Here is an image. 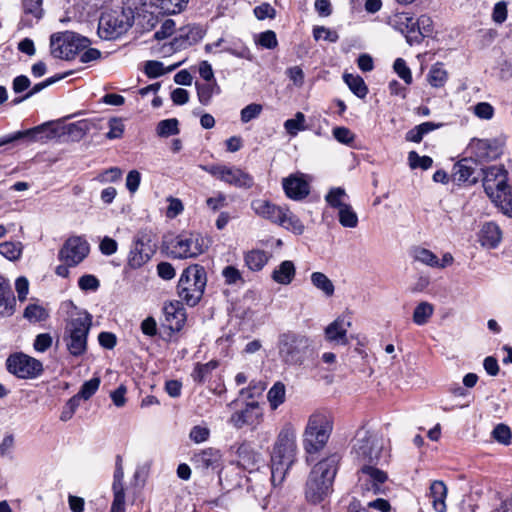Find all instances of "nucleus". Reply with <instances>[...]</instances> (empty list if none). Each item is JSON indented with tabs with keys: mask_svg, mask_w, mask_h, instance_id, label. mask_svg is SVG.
Returning a JSON list of instances; mask_svg holds the SVG:
<instances>
[{
	"mask_svg": "<svg viewBox=\"0 0 512 512\" xmlns=\"http://www.w3.org/2000/svg\"><path fill=\"white\" fill-rule=\"evenodd\" d=\"M339 460V456L333 454L312 468L305 485V498L309 503L318 504L331 493Z\"/></svg>",
	"mask_w": 512,
	"mask_h": 512,
	"instance_id": "1",
	"label": "nucleus"
},
{
	"mask_svg": "<svg viewBox=\"0 0 512 512\" xmlns=\"http://www.w3.org/2000/svg\"><path fill=\"white\" fill-rule=\"evenodd\" d=\"M277 351L284 365L299 367L312 357L313 340L304 333L287 330L278 335Z\"/></svg>",
	"mask_w": 512,
	"mask_h": 512,
	"instance_id": "2",
	"label": "nucleus"
},
{
	"mask_svg": "<svg viewBox=\"0 0 512 512\" xmlns=\"http://www.w3.org/2000/svg\"><path fill=\"white\" fill-rule=\"evenodd\" d=\"M91 326L92 316L86 311H79L67 320L62 340L70 355L80 357L87 352Z\"/></svg>",
	"mask_w": 512,
	"mask_h": 512,
	"instance_id": "3",
	"label": "nucleus"
},
{
	"mask_svg": "<svg viewBox=\"0 0 512 512\" xmlns=\"http://www.w3.org/2000/svg\"><path fill=\"white\" fill-rule=\"evenodd\" d=\"M207 284V274L203 266L193 264L183 270L178 281V295L187 305L193 307L203 297Z\"/></svg>",
	"mask_w": 512,
	"mask_h": 512,
	"instance_id": "4",
	"label": "nucleus"
},
{
	"mask_svg": "<svg viewBox=\"0 0 512 512\" xmlns=\"http://www.w3.org/2000/svg\"><path fill=\"white\" fill-rule=\"evenodd\" d=\"M332 431V423L322 412L310 415L303 433V447L309 454L319 452L326 445Z\"/></svg>",
	"mask_w": 512,
	"mask_h": 512,
	"instance_id": "5",
	"label": "nucleus"
},
{
	"mask_svg": "<svg viewBox=\"0 0 512 512\" xmlns=\"http://www.w3.org/2000/svg\"><path fill=\"white\" fill-rule=\"evenodd\" d=\"M132 8L105 11L98 23V35L104 40H114L124 35L133 25Z\"/></svg>",
	"mask_w": 512,
	"mask_h": 512,
	"instance_id": "6",
	"label": "nucleus"
},
{
	"mask_svg": "<svg viewBox=\"0 0 512 512\" xmlns=\"http://www.w3.org/2000/svg\"><path fill=\"white\" fill-rule=\"evenodd\" d=\"M382 443L378 437L368 430L360 429L356 433L353 445L354 458L357 464L364 466H377L382 453Z\"/></svg>",
	"mask_w": 512,
	"mask_h": 512,
	"instance_id": "7",
	"label": "nucleus"
},
{
	"mask_svg": "<svg viewBox=\"0 0 512 512\" xmlns=\"http://www.w3.org/2000/svg\"><path fill=\"white\" fill-rule=\"evenodd\" d=\"M91 44L90 40L77 33L65 31L50 37L51 54L55 58L71 60L75 55Z\"/></svg>",
	"mask_w": 512,
	"mask_h": 512,
	"instance_id": "8",
	"label": "nucleus"
},
{
	"mask_svg": "<svg viewBox=\"0 0 512 512\" xmlns=\"http://www.w3.org/2000/svg\"><path fill=\"white\" fill-rule=\"evenodd\" d=\"M296 430L292 424H285L274 443L271 460L292 466L296 460Z\"/></svg>",
	"mask_w": 512,
	"mask_h": 512,
	"instance_id": "9",
	"label": "nucleus"
},
{
	"mask_svg": "<svg viewBox=\"0 0 512 512\" xmlns=\"http://www.w3.org/2000/svg\"><path fill=\"white\" fill-rule=\"evenodd\" d=\"M202 169L218 180L241 189H249L254 185V178L236 166L214 164L203 166Z\"/></svg>",
	"mask_w": 512,
	"mask_h": 512,
	"instance_id": "10",
	"label": "nucleus"
},
{
	"mask_svg": "<svg viewBox=\"0 0 512 512\" xmlns=\"http://www.w3.org/2000/svg\"><path fill=\"white\" fill-rule=\"evenodd\" d=\"M205 250L204 239L193 233L180 234L170 243L169 256L174 259L195 258Z\"/></svg>",
	"mask_w": 512,
	"mask_h": 512,
	"instance_id": "11",
	"label": "nucleus"
},
{
	"mask_svg": "<svg viewBox=\"0 0 512 512\" xmlns=\"http://www.w3.org/2000/svg\"><path fill=\"white\" fill-rule=\"evenodd\" d=\"M7 370L22 379L35 378L43 371L42 363L26 354L10 355L6 361Z\"/></svg>",
	"mask_w": 512,
	"mask_h": 512,
	"instance_id": "12",
	"label": "nucleus"
},
{
	"mask_svg": "<svg viewBox=\"0 0 512 512\" xmlns=\"http://www.w3.org/2000/svg\"><path fill=\"white\" fill-rule=\"evenodd\" d=\"M88 242L81 236L69 237L58 252V259L70 266H77L89 254Z\"/></svg>",
	"mask_w": 512,
	"mask_h": 512,
	"instance_id": "13",
	"label": "nucleus"
},
{
	"mask_svg": "<svg viewBox=\"0 0 512 512\" xmlns=\"http://www.w3.org/2000/svg\"><path fill=\"white\" fill-rule=\"evenodd\" d=\"M483 187L489 199L504 192L508 184V171L502 165H494L483 170Z\"/></svg>",
	"mask_w": 512,
	"mask_h": 512,
	"instance_id": "14",
	"label": "nucleus"
},
{
	"mask_svg": "<svg viewBox=\"0 0 512 512\" xmlns=\"http://www.w3.org/2000/svg\"><path fill=\"white\" fill-rule=\"evenodd\" d=\"M387 479V473L376 466L366 465L358 471V485L363 494L378 495L383 493V485Z\"/></svg>",
	"mask_w": 512,
	"mask_h": 512,
	"instance_id": "15",
	"label": "nucleus"
},
{
	"mask_svg": "<svg viewBox=\"0 0 512 512\" xmlns=\"http://www.w3.org/2000/svg\"><path fill=\"white\" fill-rule=\"evenodd\" d=\"M468 151L478 162L491 161L502 154V143L497 139H472Z\"/></svg>",
	"mask_w": 512,
	"mask_h": 512,
	"instance_id": "16",
	"label": "nucleus"
},
{
	"mask_svg": "<svg viewBox=\"0 0 512 512\" xmlns=\"http://www.w3.org/2000/svg\"><path fill=\"white\" fill-rule=\"evenodd\" d=\"M150 239L143 233H138L133 240L127 264L131 269H138L146 264L152 256V250L147 248Z\"/></svg>",
	"mask_w": 512,
	"mask_h": 512,
	"instance_id": "17",
	"label": "nucleus"
},
{
	"mask_svg": "<svg viewBox=\"0 0 512 512\" xmlns=\"http://www.w3.org/2000/svg\"><path fill=\"white\" fill-rule=\"evenodd\" d=\"M262 419L263 413L258 402H249L243 409L235 411L230 416L229 423L236 429H241L244 426H256Z\"/></svg>",
	"mask_w": 512,
	"mask_h": 512,
	"instance_id": "18",
	"label": "nucleus"
},
{
	"mask_svg": "<svg viewBox=\"0 0 512 512\" xmlns=\"http://www.w3.org/2000/svg\"><path fill=\"white\" fill-rule=\"evenodd\" d=\"M124 470L122 466V457L116 456L115 471L113 474L112 492L113 501L110 512H126L125 509V486H124Z\"/></svg>",
	"mask_w": 512,
	"mask_h": 512,
	"instance_id": "19",
	"label": "nucleus"
},
{
	"mask_svg": "<svg viewBox=\"0 0 512 512\" xmlns=\"http://www.w3.org/2000/svg\"><path fill=\"white\" fill-rule=\"evenodd\" d=\"M391 25L405 35L407 42L412 45L420 43L423 39V32L416 29V24L413 16L409 13L400 12L396 13L390 19Z\"/></svg>",
	"mask_w": 512,
	"mask_h": 512,
	"instance_id": "20",
	"label": "nucleus"
},
{
	"mask_svg": "<svg viewBox=\"0 0 512 512\" xmlns=\"http://www.w3.org/2000/svg\"><path fill=\"white\" fill-rule=\"evenodd\" d=\"M282 187L289 199L301 201L310 193V185L302 173L290 174L282 180Z\"/></svg>",
	"mask_w": 512,
	"mask_h": 512,
	"instance_id": "21",
	"label": "nucleus"
},
{
	"mask_svg": "<svg viewBox=\"0 0 512 512\" xmlns=\"http://www.w3.org/2000/svg\"><path fill=\"white\" fill-rule=\"evenodd\" d=\"M222 453L219 449L208 447L193 454L191 463L195 469L205 473L208 470H215L221 466Z\"/></svg>",
	"mask_w": 512,
	"mask_h": 512,
	"instance_id": "22",
	"label": "nucleus"
},
{
	"mask_svg": "<svg viewBox=\"0 0 512 512\" xmlns=\"http://www.w3.org/2000/svg\"><path fill=\"white\" fill-rule=\"evenodd\" d=\"M285 207L265 199H255L251 202V208L256 215L274 224H278L281 216L285 215Z\"/></svg>",
	"mask_w": 512,
	"mask_h": 512,
	"instance_id": "23",
	"label": "nucleus"
},
{
	"mask_svg": "<svg viewBox=\"0 0 512 512\" xmlns=\"http://www.w3.org/2000/svg\"><path fill=\"white\" fill-rule=\"evenodd\" d=\"M16 306V298L10 282L0 274V319L13 316Z\"/></svg>",
	"mask_w": 512,
	"mask_h": 512,
	"instance_id": "24",
	"label": "nucleus"
},
{
	"mask_svg": "<svg viewBox=\"0 0 512 512\" xmlns=\"http://www.w3.org/2000/svg\"><path fill=\"white\" fill-rule=\"evenodd\" d=\"M350 326V321L345 320L344 317H338L326 327L325 338L329 342L346 345L348 344L347 331Z\"/></svg>",
	"mask_w": 512,
	"mask_h": 512,
	"instance_id": "25",
	"label": "nucleus"
},
{
	"mask_svg": "<svg viewBox=\"0 0 512 512\" xmlns=\"http://www.w3.org/2000/svg\"><path fill=\"white\" fill-rule=\"evenodd\" d=\"M238 464L248 471H253L262 462L261 453L257 452L250 444L243 443L237 449Z\"/></svg>",
	"mask_w": 512,
	"mask_h": 512,
	"instance_id": "26",
	"label": "nucleus"
},
{
	"mask_svg": "<svg viewBox=\"0 0 512 512\" xmlns=\"http://www.w3.org/2000/svg\"><path fill=\"white\" fill-rule=\"evenodd\" d=\"M502 240V231L500 227L494 222H486L483 224L479 241L483 247L496 248Z\"/></svg>",
	"mask_w": 512,
	"mask_h": 512,
	"instance_id": "27",
	"label": "nucleus"
},
{
	"mask_svg": "<svg viewBox=\"0 0 512 512\" xmlns=\"http://www.w3.org/2000/svg\"><path fill=\"white\" fill-rule=\"evenodd\" d=\"M429 497L435 511H446L447 487L443 481L435 480L431 483Z\"/></svg>",
	"mask_w": 512,
	"mask_h": 512,
	"instance_id": "28",
	"label": "nucleus"
},
{
	"mask_svg": "<svg viewBox=\"0 0 512 512\" xmlns=\"http://www.w3.org/2000/svg\"><path fill=\"white\" fill-rule=\"evenodd\" d=\"M296 274V268L292 261L285 260L272 272L271 278L274 282L281 285H289Z\"/></svg>",
	"mask_w": 512,
	"mask_h": 512,
	"instance_id": "29",
	"label": "nucleus"
},
{
	"mask_svg": "<svg viewBox=\"0 0 512 512\" xmlns=\"http://www.w3.org/2000/svg\"><path fill=\"white\" fill-rule=\"evenodd\" d=\"M47 129H48V125L42 124V125L36 126L34 128H31V129H28L25 131H17L13 134H10V135L0 138V147L4 146L6 144H9V143L15 142L17 140L24 139V138H29L32 141L42 139V137H38V135L42 134Z\"/></svg>",
	"mask_w": 512,
	"mask_h": 512,
	"instance_id": "30",
	"label": "nucleus"
},
{
	"mask_svg": "<svg viewBox=\"0 0 512 512\" xmlns=\"http://www.w3.org/2000/svg\"><path fill=\"white\" fill-rule=\"evenodd\" d=\"M270 256L271 255L264 250L253 249L244 254V262L249 270L257 272L264 268Z\"/></svg>",
	"mask_w": 512,
	"mask_h": 512,
	"instance_id": "31",
	"label": "nucleus"
},
{
	"mask_svg": "<svg viewBox=\"0 0 512 512\" xmlns=\"http://www.w3.org/2000/svg\"><path fill=\"white\" fill-rule=\"evenodd\" d=\"M284 216H281L278 224L282 228L294 233L295 235H302L305 231V225L290 209L286 206L284 209Z\"/></svg>",
	"mask_w": 512,
	"mask_h": 512,
	"instance_id": "32",
	"label": "nucleus"
},
{
	"mask_svg": "<svg viewBox=\"0 0 512 512\" xmlns=\"http://www.w3.org/2000/svg\"><path fill=\"white\" fill-rule=\"evenodd\" d=\"M453 178L456 182L475 183L477 177L474 176V169L469 165L468 159H462L453 168Z\"/></svg>",
	"mask_w": 512,
	"mask_h": 512,
	"instance_id": "33",
	"label": "nucleus"
},
{
	"mask_svg": "<svg viewBox=\"0 0 512 512\" xmlns=\"http://www.w3.org/2000/svg\"><path fill=\"white\" fill-rule=\"evenodd\" d=\"M166 320L170 322L171 328L179 330L185 320V312L180 303H170L164 307Z\"/></svg>",
	"mask_w": 512,
	"mask_h": 512,
	"instance_id": "34",
	"label": "nucleus"
},
{
	"mask_svg": "<svg viewBox=\"0 0 512 512\" xmlns=\"http://www.w3.org/2000/svg\"><path fill=\"white\" fill-rule=\"evenodd\" d=\"M312 285L325 297H332L335 292L333 282L322 272H313L310 276Z\"/></svg>",
	"mask_w": 512,
	"mask_h": 512,
	"instance_id": "35",
	"label": "nucleus"
},
{
	"mask_svg": "<svg viewBox=\"0 0 512 512\" xmlns=\"http://www.w3.org/2000/svg\"><path fill=\"white\" fill-rule=\"evenodd\" d=\"M267 400L271 410L275 411L286 400V388L281 381H277L269 389L267 393Z\"/></svg>",
	"mask_w": 512,
	"mask_h": 512,
	"instance_id": "36",
	"label": "nucleus"
},
{
	"mask_svg": "<svg viewBox=\"0 0 512 512\" xmlns=\"http://www.w3.org/2000/svg\"><path fill=\"white\" fill-rule=\"evenodd\" d=\"M490 200L501 213L512 219V187Z\"/></svg>",
	"mask_w": 512,
	"mask_h": 512,
	"instance_id": "37",
	"label": "nucleus"
},
{
	"mask_svg": "<svg viewBox=\"0 0 512 512\" xmlns=\"http://www.w3.org/2000/svg\"><path fill=\"white\" fill-rule=\"evenodd\" d=\"M440 125L433 122L421 123L406 133L405 139L409 142L420 143L423 137L429 132L435 130Z\"/></svg>",
	"mask_w": 512,
	"mask_h": 512,
	"instance_id": "38",
	"label": "nucleus"
},
{
	"mask_svg": "<svg viewBox=\"0 0 512 512\" xmlns=\"http://www.w3.org/2000/svg\"><path fill=\"white\" fill-rule=\"evenodd\" d=\"M434 313V306L426 301L420 302L413 311V322L418 326L428 323Z\"/></svg>",
	"mask_w": 512,
	"mask_h": 512,
	"instance_id": "39",
	"label": "nucleus"
},
{
	"mask_svg": "<svg viewBox=\"0 0 512 512\" xmlns=\"http://www.w3.org/2000/svg\"><path fill=\"white\" fill-rule=\"evenodd\" d=\"M343 78L345 83L348 85L349 89L358 98L363 99L367 96L368 87L361 76L353 74H344Z\"/></svg>",
	"mask_w": 512,
	"mask_h": 512,
	"instance_id": "40",
	"label": "nucleus"
},
{
	"mask_svg": "<svg viewBox=\"0 0 512 512\" xmlns=\"http://www.w3.org/2000/svg\"><path fill=\"white\" fill-rule=\"evenodd\" d=\"M165 14H177L182 12L189 0H151Z\"/></svg>",
	"mask_w": 512,
	"mask_h": 512,
	"instance_id": "41",
	"label": "nucleus"
},
{
	"mask_svg": "<svg viewBox=\"0 0 512 512\" xmlns=\"http://www.w3.org/2000/svg\"><path fill=\"white\" fill-rule=\"evenodd\" d=\"M70 74H71V72H67V73H64V74H59V75H55V76H52L50 78H47L46 80H44V81H42L40 83L35 84L23 97H21L19 99H15L13 102L15 104H18V103H20V102H22V101H24L26 99H29L30 97H32L33 95L39 93L40 91H42L46 87L56 83L59 80L64 79L65 77H67Z\"/></svg>",
	"mask_w": 512,
	"mask_h": 512,
	"instance_id": "42",
	"label": "nucleus"
},
{
	"mask_svg": "<svg viewBox=\"0 0 512 512\" xmlns=\"http://www.w3.org/2000/svg\"><path fill=\"white\" fill-rule=\"evenodd\" d=\"M347 194L345 190L341 187H333L329 190V192L325 196V201L327 204L335 209H341L343 206L347 205L346 198Z\"/></svg>",
	"mask_w": 512,
	"mask_h": 512,
	"instance_id": "43",
	"label": "nucleus"
},
{
	"mask_svg": "<svg viewBox=\"0 0 512 512\" xmlns=\"http://www.w3.org/2000/svg\"><path fill=\"white\" fill-rule=\"evenodd\" d=\"M22 252L23 245L21 242L6 241L0 243V254L10 261L20 259Z\"/></svg>",
	"mask_w": 512,
	"mask_h": 512,
	"instance_id": "44",
	"label": "nucleus"
},
{
	"mask_svg": "<svg viewBox=\"0 0 512 512\" xmlns=\"http://www.w3.org/2000/svg\"><path fill=\"white\" fill-rule=\"evenodd\" d=\"M217 367L218 362L215 360H211L205 364L197 363L191 376L195 382L203 383Z\"/></svg>",
	"mask_w": 512,
	"mask_h": 512,
	"instance_id": "45",
	"label": "nucleus"
},
{
	"mask_svg": "<svg viewBox=\"0 0 512 512\" xmlns=\"http://www.w3.org/2000/svg\"><path fill=\"white\" fill-rule=\"evenodd\" d=\"M338 220L346 228H355L358 225V216L350 204L338 210Z\"/></svg>",
	"mask_w": 512,
	"mask_h": 512,
	"instance_id": "46",
	"label": "nucleus"
},
{
	"mask_svg": "<svg viewBox=\"0 0 512 512\" xmlns=\"http://www.w3.org/2000/svg\"><path fill=\"white\" fill-rule=\"evenodd\" d=\"M221 275L227 285L243 286L245 284L241 271L233 265L224 267Z\"/></svg>",
	"mask_w": 512,
	"mask_h": 512,
	"instance_id": "47",
	"label": "nucleus"
},
{
	"mask_svg": "<svg viewBox=\"0 0 512 512\" xmlns=\"http://www.w3.org/2000/svg\"><path fill=\"white\" fill-rule=\"evenodd\" d=\"M412 257L415 261H418L426 266L435 268L437 264V255L431 250L423 247H415L412 250Z\"/></svg>",
	"mask_w": 512,
	"mask_h": 512,
	"instance_id": "48",
	"label": "nucleus"
},
{
	"mask_svg": "<svg viewBox=\"0 0 512 512\" xmlns=\"http://www.w3.org/2000/svg\"><path fill=\"white\" fill-rule=\"evenodd\" d=\"M291 466H286L282 462L271 460V483L274 487L280 486L286 477Z\"/></svg>",
	"mask_w": 512,
	"mask_h": 512,
	"instance_id": "49",
	"label": "nucleus"
},
{
	"mask_svg": "<svg viewBox=\"0 0 512 512\" xmlns=\"http://www.w3.org/2000/svg\"><path fill=\"white\" fill-rule=\"evenodd\" d=\"M178 120L176 118H170L161 120L157 124L156 132L160 137H169L179 133Z\"/></svg>",
	"mask_w": 512,
	"mask_h": 512,
	"instance_id": "50",
	"label": "nucleus"
},
{
	"mask_svg": "<svg viewBox=\"0 0 512 512\" xmlns=\"http://www.w3.org/2000/svg\"><path fill=\"white\" fill-rule=\"evenodd\" d=\"M94 122L92 120L83 119L68 125L67 130L70 135H74L78 139L83 138L92 128Z\"/></svg>",
	"mask_w": 512,
	"mask_h": 512,
	"instance_id": "51",
	"label": "nucleus"
},
{
	"mask_svg": "<svg viewBox=\"0 0 512 512\" xmlns=\"http://www.w3.org/2000/svg\"><path fill=\"white\" fill-rule=\"evenodd\" d=\"M447 81V72L441 65L436 64L432 66L428 73V82L431 86L439 88L444 86Z\"/></svg>",
	"mask_w": 512,
	"mask_h": 512,
	"instance_id": "52",
	"label": "nucleus"
},
{
	"mask_svg": "<svg viewBox=\"0 0 512 512\" xmlns=\"http://www.w3.org/2000/svg\"><path fill=\"white\" fill-rule=\"evenodd\" d=\"M196 89L200 103L207 105L210 102L213 94L217 92L216 90H218V87L215 82H207L204 84L196 83Z\"/></svg>",
	"mask_w": 512,
	"mask_h": 512,
	"instance_id": "53",
	"label": "nucleus"
},
{
	"mask_svg": "<svg viewBox=\"0 0 512 512\" xmlns=\"http://www.w3.org/2000/svg\"><path fill=\"white\" fill-rule=\"evenodd\" d=\"M305 116L302 112H297L294 118L288 119L284 122V127L288 134L291 136L297 135L299 131L305 129Z\"/></svg>",
	"mask_w": 512,
	"mask_h": 512,
	"instance_id": "54",
	"label": "nucleus"
},
{
	"mask_svg": "<svg viewBox=\"0 0 512 512\" xmlns=\"http://www.w3.org/2000/svg\"><path fill=\"white\" fill-rule=\"evenodd\" d=\"M42 2L43 0H23L24 14L31 15L36 21H39L44 14Z\"/></svg>",
	"mask_w": 512,
	"mask_h": 512,
	"instance_id": "55",
	"label": "nucleus"
},
{
	"mask_svg": "<svg viewBox=\"0 0 512 512\" xmlns=\"http://www.w3.org/2000/svg\"><path fill=\"white\" fill-rule=\"evenodd\" d=\"M99 386H100V379L98 377H94V378L84 382L83 385L81 386L79 392L75 396L79 397V400H81V399L88 400L96 393Z\"/></svg>",
	"mask_w": 512,
	"mask_h": 512,
	"instance_id": "56",
	"label": "nucleus"
},
{
	"mask_svg": "<svg viewBox=\"0 0 512 512\" xmlns=\"http://www.w3.org/2000/svg\"><path fill=\"white\" fill-rule=\"evenodd\" d=\"M409 165L412 169L421 168L427 170L432 167L433 160L429 156H420L415 151H410L408 154Z\"/></svg>",
	"mask_w": 512,
	"mask_h": 512,
	"instance_id": "57",
	"label": "nucleus"
},
{
	"mask_svg": "<svg viewBox=\"0 0 512 512\" xmlns=\"http://www.w3.org/2000/svg\"><path fill=\"white\" fill-rule=\"evenodd\" d=\"M255 42L265 49H274L278 46L276 33L272 30L260 33Z\"/></svg>",
	"mask_w": 512,
	"mask_h": 512,
	"instance_id": "58",
	"label": "nucleus"
},
{
	"mask_svg": "<svg viewBox=\"0 0 512 512\" xmlns=\"http://www.w3.org/2000/svg\"><path fill=\"white\" fill-rule=\"evenodd\" d=\"M393 69L406 84L412 83V73L404 59L397 58L394 61Z\"/></svg>",
	"mask_w": 512,
	"mask_h": 512,
	"instance_id": "59",
	"label": "nucleus"
},
{
	"mask_svg": "<svg viewBox=\"0 0 512 512\" xmlns=\"http://www.w3.org/2000/svg\"><path fill=\"white\" fill-rule=\"evenodd\" d=\"M313 37L315 40L324 39L331 43H335L339 39V35L336 31L326 28L324 26L314 27Z\"/></svg>",
	"mask_w": 512,
	"mask_h": 512,
	"instance_id": "60",
	"label": "nucleus"
},
{
	"mask_svg": "<svg viewBox=\"0 0 512 512\" xmlns=\"http://www.w3.org/2000/svg\"><path fill=\"white\" fill-rule=\"evenodd\" d=\"M109 131L106 137L110 140L119 139L124 133V124L120 118H111L108 122Z\"/></svg>",
	"mask_w": 512,
	"mask_h": 512,
	"instance_id": "61",
	"label": "nucleus"
},
{
	"mask_svg": "<svg viewBox=\"0 0 512 512\" xmlns=\"http://www.w3.org/2000/svg\"><path fill=\"white\" fill-rule=\"evenodd\" d=\"M210 437V429L207 426L196 425L191 428L189 438L196 444L207 441Z\"/></svg>",
	"mask_w": 512,
	"mask_h": 512,
	"instance_id": "62",
	"label": "nucleus"
},
{
	"mask_svg": "<svg viewBox=\"0 0 512 512\" xmlns=\"http://www.w3.org/2000/svg\"><path fill=\"white\" fill-rule=\"evenodd\" d=\"M262 109H263L262 105L257 104V103H251V104L247 105L246 107H244L241 110V113H240L241 121L243 123H248L249 121L257 118L261 114Z\"/></svg>",
	"mask_w": 512,
	"mask_h": 512,
	"instance_id": "63",
	"label": "nucleus"
},
{
	"mask_svg": "<svg viewBox=\"0 0 512 512\" xmlns=\"http://www.w3.org/2000/svg\"><path fill=\"white\" fill-rule=\"evenodd\" d=\"M493 438L504 445H508L511 440V430L505 424H498L492 431Z\"/></svg>",
	"mask_w": 512,
	"mask_h": 512,
	"instance_id": "64",
	"label": "nucleus"
}]
</instances>
